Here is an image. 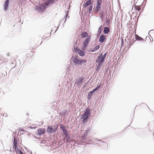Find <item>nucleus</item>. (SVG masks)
<instances>
[{"instance_id":"nucleus-36","label":"nucleus","mask_w":154,"mask_h":154,"mask_svg":"<svg viewBox=\"0 0 154 154\" xmlns=\"http://www.w3.org/2000/svg\"><path fill=\"white\" fill-rule=\"evenodd\" d=\"M64 136H65V138L64 139V140H65V139H68L69 138V137L68 135V134H66Z\"/></svg>"},{"instance_id":"nucleus-12","label":"nucleus","mask_w":154,"mask_h":154,"mask_svg":"<svg viewBox=\"0 0 154 154\" xmlns=\"http://www.w3.org/2000/svg\"><path fill=\"white\" fill-rule=\"evenodd\" d=\"M79 60L76 57H75L73 58V61L75 65H78Z\"/></svg>"},{"instance_id":"nucleus-35","label":"nucleus","mask_w":154,"mask_h":154,"mask_svg":"<svg viewBox=\"0 0 154 154\" xmlns=\"http://www.w3.org/2000/svg\"><path fill=\"white\" fill-rule=\"evenodd\" d=\"M106 23L107 25H109L110 23V21L109 20H107L106 21Z\"/></svg>"},{"instance_id":"nucleus-28","label":"nucleus","mask_w":154,"mask_h":154,"mask_svg":"<svg viewBox=\"0 0 154 154\" xmlns=\"http://www.w3.org/2000/svg\"><path fill=\"white\" fill-rule=\"evenodd\" d=\"M13 144V146H15V145H17V139H16L15 138H14Z\"/></svg>"},{"instance_id":"nucleus-40","label":"nucleus","mask_w":154,"mask_h":154,"mask_svg":"<svg viewBox=\"0 0 154 154\" xmlns=\"http://www.w3.org/2000/svg\"><path fill=\"white\" fill-rule=\"evenodd\" d=\"M19 154H23L22 151L20 149H19Z\"/></svg>"},{"instance_id":"nucleus-27","label":"nucleus","mask_w":154,"mask_h":154,"mask_svg":"<svg viewBox=\"0 0 154 154\" xmlns=\"http://www.w3.org/2000/svg\"><path fill=\"white\" fill-rule=\"evenodd\" d=\"M134 8L136 10H138V11H140L141 9V8L140 6H137L135 5L134 6Z\"/></svg>"},{"instance_id":"nucleus-43","label":"nucleus","mask_w":154,"mask_h":154,"mask_svg":"<svg viewBox=\"0 0 154 154\" xmlns=\"http://www.w3.org/2000/svg\"><path fill=\"white\" fill-rule=\"evenodd\" d=\"M49 35V33H48V34H46L45 35H46V36H45V38L44 39H45L46 38H47L48 37H47V36L48 35Z\"/></svg>"},{"instance_id":"nucleus-42","label":"nucleus","mask_w":154,"mask_h":154,"mask_svg":"<svg viewBox=\"0 0 154 154\" xmlns=\"http://www.w3.org/2000/svg\"><path fill=\"white\" fill-rule=\"evenodd\" d=\"M85 116H83V115H81V119H83L84 118H85Z\"/></svg>"},{"instance_id":"nucleus-15","label":"nucleus","mask_w":154,"mask_h":154,"mask_svg":"<svg viewBox=\"0 0 154 154\" xmlns=\"http://www.w3.org/2000/svg\"><path fill=\"white\" fill-rule=\"evenodd\" d=\"M107 54V53L106 52L103 56H102L101 58L100 59V61L103 63H104V59L106 56Z\"/></svg>"},{"instance_id":"nucleus-13","label":"nucleus","mask_w":154,"mask_h":154,"mask_svg":"<svg viewBox=\"0 0 154 154\" xmlns=\"http://www.w3.org/2000/svg\"><path fill=\"white\" fill-rule=\"evenodd\" d=\"M83 80L84 78L83 77L79 79H77L76 80V83L78 85H82L81 83Z\"/></svg>"},{"instance_id":"nucleus-11","label":"nucleus","mask_w":154,"mask_h":154,"mask_svg":"<svg viewBox=\"0 0 154 154\" xmlns=\"http://www.w3.org/2000/svg\"><path fill=\"white\" fill-rule=\"evenodd\" d=\"M86 62L87 60H86L80 59L78 64V65H83L84 66H85V63H86Z\"/></svg>"},{"instance_id":"nucleus-3","label":"nucleus","mask_w":154,"mask_h":154,"mask_svg":"<svg viewBox=\"0 0 154 154\" xmlns=\"http://www.w3.org/2000/svg\"><path fill=\"white\" fill-rule=\"evenodd\" d=\"M91 37V35H89L85 39L83 43V48H86L87 45H88L89 42L90 41Z\"/></svg>"},{"instance_id":"nucleus-23","label":"nucleus","mask_w":154,"mask_h":154,"mask_svg":"<svg viewBox=\"0 0 154 154\" xmlns=\"http://www.w3.org/2000/svg\"><path fill=\"white\" fill-rule=\"evenodd\" d=\"M45 2H47L48 6L49 4L51 3L53 4L54 2V0H46Z\"/></svg>"},{"instance_id":"nucleus-20","label":"nucleus","mask_w":154,"mask_h":154,"mask_svg":"<svg viewBox=\"0 0 154 154\" xmlns=\"http://www.w3.org/2000/svg\"><path fill=\"white\" fill-rule=\"evenodd\" d=\"M91 3V0H89L87 1L84 5V6L85 7H87L88 5H90Z\"/></svg>"},{"instance_id":"nucleus-7","label":"nucleus","mask_w":154,"mask_h":154,"mask_svg":"<svg viewBox=\"0 0 154 154\" xmlns=\"http://www.w3.org/2000/svg\"><path fill=\"white\" fill-rule=\"evenodd\" d=\"M90 115V109L88 108H87L85 110L84 114L83 116H87L89 117Z\"/></svg>"},{"instance_id":"nucleus-24","label":"nucleus","mask_w":154,"mask_h":154,"mask_svg":"<svg viewBox=\"0 0 154 154\" xmlns=\"http://www.w3.org/2000/svg\"><path fill=\"white\" fill-rule=\"evenodd\" d=\"M135 39L138 41H143V39L137 35H135Z\"/></svg>"},{"instance_id":"nucleus-22","label":"nucleus","mask_w":154,"mask_h":154,"mask_svg":"<svg viewBox=\"0 0 154 154\" xmlns=\"http://www.w3.org/2000/svg\"><path fill=\"white\" fill-rule=\"evenodd\" d=\"M102 25L99 26L97 31V35H100L102 32Z\"/></svg>"},{"instance_id":"nucleus-50","label":"nucleus","mask_w":154,"mask_h":154,"mask_svg":"<svg viewBox=\"0 0 154 154\" xmlns=\"http://www.w3.org/2000/svg\"><path fill=\"white\" fill-rule=\"evenodd\" d=\"M144 1H145L146 2L147 0H144Z\"/></svg>"},{"instance_id":"nucleus-39","label":"nucleus","mask_w":154,"mask_h":154,"mask_svg":"<svg viewBox=\"0 0 154 154\" xmlns=\"http://www.w3.org/2000/svg\"><path fill=\"white\" fill-rule=\"evenodd\" d=\"M57 130V128H53L52 132H55Z\"/></svg>"},{"instance_id":"nucleus-46","label":"nucleus","mask_w":154,"mask_h":154,"mask_svg":"<svg viewBox=\"0 0 154 154\" xmlns=\"http://www.w3.org/2000/svg\"><path fill=\"white\" fill-rule=\"evenodd\" d=\"M121 41H122V43H123V39H121Z\"/></svg>"},{"instance_id":"nucleus-9","label":"nucleus","mask_w":154,"mask_h":154,"mask_svg":"<svg viewBox=\"0 0 154 154\" xmlns=\"http://www.w3.org/2000/svg\"><path fill=\"white\" fill-rule=\"evenodd\" d=\"M101 8V5L96 3V5L95 8L94 9V11L96 13H97L100 10Z\"/></svg>"},{"instance_id":"nucleus-25","label":"nucleus","mask_w":154,"mask_h":154,"mask_svg":"<svg viewBox=\"0 0 154 154\" xmlns=\"http://www.w3.org/2000/svg\"><path fill=\"white\" fill-rule=\"evenodd\" d=\"M26 132L25 130L22 129L21 128H20V129L19 130L18 133H20V135H23L24 133Z\"/></svg>"},{"instance_id":"nucleus-45","label":"nucleus","mask_w":154,"mask_h":154,"mask_svg":"<svg viewBox=\"0 0 154 154\" xmlns=\"http://www.w3.org/2000/svg\"><path fill=\"white\" fill-rule=\"evenodd\" d=\"M133 44V42H130V45H132Z\"/></svg>"},{"instance_id":"nucleus-37","label":"nucleus","mask_w":154,"mask_h":154,"mask_svg":"<svg viewBox=\"0 0 154 154\" xmlns=\"http://www.w3.org/2000/svg\"><path fill=\"white\" fill-rule=\"evenodd\" d=\"M52 127H53V128H56L57 129L58 127V125H54L52 126Z\"/></svg>"},{"instance_id":"nucleus-49","label":"nucleus","mask_w":154,"mask_h":154,"mask_svg":"<svg viewBox=\"0 0 154 154\" xmlns=\"http://www.w3.org/2000/svg\"><path fill=\"white\" fill-rule=\"evenodd\" d=\"M152 30H150V31H149V33L151 31H152Z\"/></svg>"},{"instance_id":"nucleus-19","label":"nucleus","mask_w":154,"mask_h":154,"mask_svg":"<svg viewBox=\"0 0 154 154\" xmlns=\"http://www.w3.org/2000/svg\"><path fill=\"white\" fill-rule=\"evenodd\" d=\"M100 48V46L99 45H97L95 47H94L93 48L92 50H90V51L91 52H94V51H96V50Z\"/></svg>"},{"instance_id":"nucleus-51","label":"nucleus","mask_w":154,"mask_h":154,"mask_svg":"<svg viewBox=\"0 0 154 154\" xmlns=\"http://www.w3.org/2000/svg\"><path fill=\"white\" fill-rule=\"evenodd\" d=\"M30 128H32V127H30Z\"/></svg>"},{"instance_id":"nucleus-32","label":"nucleus","mask_w":154,"mask_h":154,"mask_svg":"<svg viewBox=\"0 0 154 154\" xmlns=\"http://www.w3.org/2000/svg\"><path fill=\"white\" fill-rule=\"evenodd\" d=\"M98 63H99L98 65V66L97 67V69L99 68L100 67V66L101 65H102L103 64V63H102V62H101L100 61H99V62Z\"/></svg>"},{"instance_id":"nucleus-38","label":"nucleus","mask_w":154,"mask_h":154,"mask_svg":"<svg viewBox=\"0 0 154 154\" xmlns=\"http://www.w3.org/2000/svg\"><path fill=\"white\" fill-rule=\"evenodd\" d=\"M62 130L63 132V131H64L66 130V127H62Z\"/></svg>"},{"instance_id":"nucleus-16","label":"nucleus","mask_w":154,"mask_h":154,"mask_svg":"<svg viewBox=\"0 0 154 154\" xmlns=\"http://www.w3.org/2000/svg\"><path fill=\"white\" fill-rule=\"evenodd\" d=\"M102 55L103 54L102 53L99 55L96 60L95 61L96 63H98L99 62V61L101 58Z\"/></svg>"},{"instance_id":"nucleus-41","label":"nucleus","mask_w":154,"mask_h":154,"mask_svg":"<svg viewBox=\"0 0 154 154\" xmlns=\"http://www.w3.org/2000/svg\"><path fill=\"white\" fill-rule=\"evenodd\" d=\"M13 135L14 138H15L16 139H17V137H16V134L14 133L13 134Z\"/></svg>"},{"instance_id":"nucleus-47","label":"nucleus","mask_w":154,"mask_h":154,"mask_svg":"<svg viewBox=\"0 0 154 154\" xmlns=\"http://www.w3.org/2000/svg\"><path fill=\"white\" fill-rule=\"evenodd\" d=\"M123 43H122V44H121V46H123Z\"/></svg>"},{"instance_id":"nucleus-29","label":"nucleus","mask_w":154,"mask_h":154,"mask_svg":"<svg viewBox=\"0 0 154 154\" xmlns=\"http://www.w3.org/2000/svg\"><path fill=\"white\" fill-rule=\"evenodd\" d=\"M93 8V5L92 4L90 6L89 8L88 9L89 12L90 13L92 10Z\"/></svg>"},{"instance_id":"nucleus-48","label":"nucleus","mask_w":154,"mask_h":154,"mask_svg":"<svg viewBox=\"0 0 154 154\" xmlns=\"http://www.w3.org/2000/svg\"><path fill=\"white\" fill-rule=\"evenodd\" d=\"M52 31H53V30H51V33H50V35H51V32H52Z\"/></svg>"},{"instance_id":"nucleus-30","label":"nucleus","mask_w":154,"mask_h":154,"mask_svg":"<svg viewBox=\"0 0 154 154\" xmlns=\"http://www.w3.org/2000/svg\"><path fill=\"white\" fill-rule=\"evenodd\" d=\"M102 2V0H97V4L98 5H101Z\"/></svg>"},{"instance_id":"nucleus-26","label":"nucleus","mask_w":154,"mask_h":154,"mask_svg":"<svg viewBox=\"0 0 154 154\" xmlns=\"http://www.w3.org/2000/svg\"><path fill=\"white\" fill-rule=\"evenodd\" d=\"M89 118V117H87V116H85L84 118L83 119L82 123H84L86 122L87 121L88 119Z\"/></svg>"},{"instance_id":"nucleus-17","label":"nucleus","mask_w":154,"mask_h":154,"mask_svg":"<svg viewBox=\"0 0 154 154\" xmlns=\"http://www.w3.org/2000/svg\"><path fill=\"white\" fill-rule=\"evenodd\" d=\"M93 93L91 91L88 93L87 95L88 100H90L91 98Z\"/></svg>"},{"instance_id":"nucleus-8","label":"nucleus","mask_w":154,"mask_h":154,"mask_svg":"<svg viewBox=\"0 0 154 154\" xmlns=\"http://www.w3.org/2000/svg\"><path fill=\"white\" fill-rule=\"evenodd\" d=\"M45 130L44 128H39L37 130L38 134L40 136L41 134H44L45 133Z\"/></svg>"},{"instance_id":"nucleus-31","label":"nucleus","mask_w":154,"mask_h":154,"mask_svg":"<svg viewBox=\"0 0 154 154\" xmlns=\"http://www.w3.org/2000/svg\"><path fill=\"white\" fill-rule=\"evenodd\" d=\"M14 148V149L15 151H17V152H19V150L20 149H18L17 148V145H15V146H13Z\"/></svg>"},{"instance_id":"nucleus-14","label":"nucleus","mask_w":154,"mask_h":154,"mask_svg":"<svg viewBox=\"0 0 154 154\" xmlns=\"http://www.w3.org/2000/svg\"><path fill=\"white\" fill-rule=\"evenodd\" d=\"M110 32L109 28L106 27L104 28L103 33L105 34H107Z\"/></svg>"},{"instance_id":"nucleus-1","label":"nucleus","mask_w":154,"mask_h":154,"mask_svg":"<svg viewBox=\"0 0 154 154\" xmlns=\"http://www.w3.org/2000/svg\"><path fill=\"white\" fill-rule=\"evenodd\" d=\"M48 6L47 2L41 4L39 7L36 6L35 9L36 11H38L39 12H42Z\"/></svg>"},{"instance_id":"nucleus-5","label":"nucleus","mask_w":154,"mask_h":154,"mask_svg":"<svg viewBox=\"0 0 154 154\" xmlns=\"http://www.w3.org/2000/svg\"><path fill=\"white\" fill-rule=\"evenodd\" d=\"M106 38V36L104 34H101L99 38V41L100 43H102L105 40Z\"/></svg>"},{"instance_id":"nucleus-10","label":"nucleus","mask_w":154,"mask_h":154,"mask_svg":"<svg viewBox=\"0 0 154 154\" xmlns=\"http://www.w3.org/2000/svg\"><path fill=\"white\" fill-rule=\"evenodd\" d=\"M88 33L87 32H82L81 31V38L83 39L85 37H88Z\"/></svg>"},{"instance_id":"nucleus-6","label":"nucleus","mask_w":154,"mask_h":154,"mask_svg":"<svg viewBox=\"0 0 154 154\" xmlns=\"http://www.w3.org/2000/svg\"><path fill=\"white\" fill-rule=\"evenodd\" d=\"M75 50L80 56L83 57L85 56V53L84 51L79 49L76 48Z\"/></svg>"},{"instance_id":"nucleus-21","label":"nucleus","mask_w":154,"mask_h":154,"mask_svg":"<svg viewBox=\"0 0 154 154\" xmlns=\"http://www.w3.org/2000/svg\"><path fill=\"white\" fill-rule=\"evenodd\" d=\"M100 87L101 85L100 84L99 85H98L97 87L94 88L91 91L93 93H94L95 91H98L100 88Z\"/></svg>"},{"instance_id":"nucleus-44","label":"nucleus","mask_w":154,"mask_h":154,"mask_svg":"<svg viewBox=\"0 0 154 154\" xmlns=\"http://www.w3.org/2000/svg\"><path fill=\"white\" fill-rule=\"evenodd\" d=\"M86 84H87V83H85V84L83 86V88H85V87H86Z\"/></svg>"},{"instance_id":"nucleus-33","label":"nucleus","mask_w":154,"mask_h":154,"mask_svg":"<svg viewBox=\"0 0 154 154\" xmlns=\"http://www.w3.org/2000/svg\"><path fill=\"white\" fill-rule=\"evenodd\" d=\"M66 143H70L71 141H72V140L71 139H70L69 138L66 139Z\"/></svg>"},{"instance_id":"nucleus-4","label":"nucleus","mask_w":154,"mask_h":154,"mask_svg":"<svg viewBox=\"0 0 154 154\" xmlns=\"http://www.w3.org/2000/svg\"><path fill=\"white\" fill-rule=\"evenodd\" d=\"M9 0H6L3 4L4 9L5 11H7L8 9V7L9 5Z\"/></svg>"},{"instance_id":"nucleus-18","label":"nucleus","mask_w":154,"mask_h":154,"mask_svg":"<svg viewBox=\"0 0 154 154\" xmlns=\"http://www.w3.org/2000/svg\"><path fill=\"white\" fill-rule=\"evenodd\" d=\"M53 127L48 126L47 129V131L48 133L50 134L52 132Z\"/></svg>"},{"instance_id":"nucleus-2","label":"nucleus","mask_w":154,"mask_h":154,"mask_svg":"<svg viewBox=\"0 0 154 154\" xmlns=\"http://www.w3.org/2000/svg\"><path fill=\"white\" fill-rule=\"evenodd\" d=\"M65 13L66 14L65 15L64 17L60 21L59 24L58 25V26L57 27V29H56L55 31L54 32V33H55L57 31V29L59 28V26H60V25L61 22L64 19H65V20L63 23V26L64 25V23H65L66 20L68 18H69V16H68V11H65Z\"/></svg>"},{"instance_id":"nucleus-34","label":"nucleus","mask_w":154,"mask_h":154,"mask_svg":"<svg viewBox=\"0 0 154 154\" xmlns=\"http://www.w3.org/2000/svg\"><path fill=\"white\" fill-rule=\"evenodd\" d=\"M63 135H65L66 134H68V133L67 132V130H64L63 131Z\"/></svg>"}]
</instances>
